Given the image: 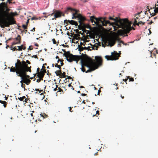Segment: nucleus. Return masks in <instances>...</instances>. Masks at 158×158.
<instances>
[{
  "instance_id": "nucleus-1",
  "label": "nucleus",
  "mask_w": 158,
  "mask_h": 158,
  "mask_svg": "<svg viewBox=\"0 0 158 158\" xmlns=\"http://www.w3.org/2000/svg\"><path fill=\"white\" fill-rule=\"evenodd\" d=\"M109 20H112L114 21V23H112L113 24L116 25L117 22L119 24L120 28H121L123 30H118V32L119 34L121 35L129 33L132 29L134 30H135L134 27H131V23L127 19H120L118 21L117 18L114 19L110 16L109 18Z\"/></svg>"
},
{
  "instance_id": "nucleus-2",
  "label": "nucleus",
  "mask_w": 158,
  "mask_h": 158,
  "mask_svg": "<svg viewBox=\"0 0 158 158\" xmlns=\"http://www.w3.org/2000/svg\"><path fill=\"white\" fill-rule=\"evenodd\" d=\"M95 58L96 60L90 58H89L85 60L81 59V65L82 66H85L89 68L96 65L101 66L102 64V58L100 56H95Z\"/></svg>"
},
{
  "instance_id": "nucleus-3",
  "label": "nucleus",
  "mask_w": 158,
  "mask_h": 158,
  "mask_svg": "<svg viewBox=\"0 0 158 158\" xmlns=\"http://www.w3.org/2000/svg\"><path fill=\"white\" fill-rule=\"evenodd\" d=\"M17 62L15 63V67H11L10 69V72H16L18 76H20L21 74L23 73L24 69L23 67L24 66L23 62H25V61H20V60L19 59H17Z\"/></svg>"
},
{
  "instance_id": "nucleus-4",
  "label": "nucleus",
  "mask_w": 158,
  "mask_h": 158,
  "mask_svg": "<svg viewBox=\"0 0 158 158\" xmlns=\"http://www.w3.org/2000/svg\"><path fill=\"white\" fill-rule=\"evenodd\" d=\"M17 15L18 14L16 12H10L6 18L5 19H3L6 24V26L8 27L10 25L16 24V21L14 17Z\"/></svg>"
},
{
  "instance_id": "nucleus-5",
  "label": "nucleus",
  "mask_w": 158,
  "mask_h": 158,
  "mask_svg": "<svg viewBox=\"0 0 158 158\" xmlns=\"http://www.w3.org/2000/svg\"><path fill=\"white\" fill-rule=\"evenodd\" d=\"M64 52L63 55L66 58L67 60L69 62H71L73 61V60L76 57V55H73L70 53L69 51L66 52L65 50L63 49Z\"/></svg>"
},
{
  "instance_id": "nucleus-6",
  "label": "nucleus",
  "mask_w": 158,
  "mask_h": 158,
  "mask_svg": "<svg viewBox=\"0 0 158 158\" xmlns=\"http://www.w3.org/2000/svg\"><path fill=\"white\" fill-rule=\"evenodd\" d=\"M111 55L110 56H106L105 58L107 60H113L118 59L119 55L118 53L114 51V52H111Z\"/></svg>"
},
{
  "instance_id": "nucleus-7",
  "label": "nucleus",
  "mask_w": 158,
  "mask_h": 158,
  "mask_svg": "<svg viewBox=\"0 0 158 158\" xmlns=\"http://www.w3.org/2000/svg\"><path fill=\"white\" fill-rule=\"evenodd\" d=\"M23 63L24 64L23 68L24 69V72H25L24 73V74L23 75H22V77L28 79V78H30V76L27 75V73L28 72H31V67H29L27 64H26L25 62H23Z\"/></svg>"
},
{
  "instance_id": "nucleus-8",
  "label": "nucleus",
  "mask_w": 158,
  "mask_h": 158,
  "mask_svg": "<svg viewBox=\"0 0 158 158\" xmlns=\"http://www.w3.org/2000/svg\"><path fill=\"white\" fill-rule=\"evenodd\" d=\"M69 10L71 11V12H75L74 13H73V17H72V19H76V18H77V15H79V14L78 13V10H77L75 9L72 8L70 7H68L67 8V9L65 11V13L68 14V12Z\"/></svg>"
},
{
  "instance_id": "nucleus-9",
  "label": "nucleus",
  "mask_w": 158,
  "mask_h": 158,
  "mask_svg": "<svg viewBox=\"0 0 158 158\" xmlns=\"http://www.w3.org/2000/svg\"><path fill=\"white\" fill-rule=\"evenodd\" d=\"M10 10L8 8L7 6L6 8L5 9V10H3V11L2 12V13L1 14L0 16V17L2 19H5V17H6L10 14L9 13V11Z\"/></svg>"
},
{
  "instance_id": "nucleus-10",
  "label": "nucleus",
  "mask_w": 158,
  "mask_h": 158,
  "mask_svg": "<svg viewBox=\"0 0 158 158\" xmlns=\"http://www.w3.org/2000/svg\"><path fill=\"white\" fill-rule=\"evenodd\" d=\"M90 20L92 23H94L96 24H98L100 23V18H97L95 16H91L90 17Z\"/></svg>"
},
{
  "instance_id": "nucleus-11",
  "label": "nucleus",
  "mask_w": 158,
  "mask_h": 158,
  "mask_svg": "<svg viewBox=\"0 0 158 158\" xmlns=\"http://www.w3.org/2000/svg\"><path fill=\"white\" fill-rule=\"evenodd\" d=\"M100 23H102V25L103 26L107 25V24H112L111 22L108 20H106V18H103L100 17Z\"/></svg>"
},
{
  "instance_id": "nucleus-12",
  "label": "nucleus",
  "mask_w": 158,
  "mask_h": 158,
  "mask_svg": "<svg viewBox=\"0 0 158 158\" xmlns=\"http://www.w3.org/2000/svg\"><path fill=\"white\" fill-rule=\"evenodd\" d=\"M7 6L6 3L5 2H2L0 4V16L1 14L2 13L3 10H5V9Z\"/></svg>"
},
{
  "instance_id": "nucleus-13",
  "label": "nucleus",
  "mask_w": 158,
  "mask_h": 158,
  "mask_svg": "<svg viewBox=\"0 0 158 158\" xmlns=\"http://www.w3.org/2000/svg\"><path fill=\"white\" fill-rule=\"evenodd\" d=\"M77 18L79 20L78 22L80 24L81 23H84V22L86 20V19L83 16L79 14V15H77Z\"/></svg>"
},
{
  "instance_id": "nucleus-14",
  "label": "nucleus",
  "mask_w": 158,
  "mask_h": 158,
  "mask_svg": "<svg viewBox=\"0 0 158 158\" xmlns=\"http://www.w3.org/2000/svg\"><path fill=\"white\" fill-rule=\"evenodd\" d=\"M68 22L69 23L72 25H75L76 26H78V23L77 22H76L73 20H64V23H65L66 24H68Z\"/></svg>"
},
{
  "instance_id": "nucleus-15",
  "label": "nucleus",
  "mask_w": 158,
  "mask_h": 158,
  "mask_svg": "<svg viewBox=\"0 0 158 158\" xmlns=\"http://www.w3.org/2000/svg\"><path fill=\"white\" fill-rule=\"evenodd\" d=\"M100 66H98V65L92 66V67L89 68L87 71H85L86 73H89L91 72L92 71L95 70L96 69H98Z\"/></svg>"
},
{
  "instance_id": "nucleus-16",
  "label": "nucleus",
  "mask_w": 158,
  "mask_h": 158,
  "mask_svg": "<svg viewBox=\"0 0 158 158\" xmlns=\"http://www.w3.org/2000/svg\"><path fill=\"white\" fill-rule=\"evenodd\" d=\"M55 12H54L55 13L54 16V18H52V19L54 20V19L60 17L61 16L62 13H61L60 12L57 11L56 10L55 11Z\"/></svg>"
},
{
  "instance_id": "nucleus-17",
  "label": "nucleus",
  "mask_w": 158,
  "mask_h": 158,
  "mask_svg": "<svg viewBox=\"0 0 158 158\" xmlns=\"http://www.w3.org/2000/svg\"><path fill=\"white\" fill-rule=\"evenodd\" d=\"M6 24L3 19L0 17V26L2 28H4L5 27H8L6 26Z\"/></svg>"
},
{
  "instance_id": "nucleus-18",
  "label": "nucleus",
  "mask_w": 158,
  "mask_h": 158,
  "mask_svg": "<svg viewBox=\"0 0 158 158\" xmlns=\"http://www.w3.org/2000/svg\"><path fill=\"white\" fill-rule=\"evenodd\" d=\"M18 99L21 101H24L26 103H27L28 101L29 100V99L28 98H26L25 96H23L22 97L18 98Z\"/></svg>"
},
{
  "instance_id": "nucleus-19",
  "label": "nucleus",
  "mask_w": 158,
  "mask_h": 158,
  "mask_svg": "<svg viewBox=\"0 0 158 158\" xmlns=\"http://www.w3.org/2000/svg\"><path fill=\"white\" fill-rule=\"evenodd\" d=\"M24 83L27 85H29L31 82V81L29 79L24 77Z\"/></svg>"
},
{
  "instance_id": "nucleus-20",
  "label": "nucleus",
  "mask_w": 158,
  "mask_h": 158,
  "mask_svg": "<svg viewBox=\"0 0 158 158\" xmlns=\"http://www.w3.org/2000/svg\"><path fill=\"white\" fill-rule=\"evenodd\" d=\"M44 72L43 71H41L37 73V77H44Z\"/></svg>"
},
{
  "instance_id": "nucleus-21",
  "label": "nucleus",
  "mask_w": 158,
  "mask_h": 158,
  "mask_svg": "<svg viewBox=\"0 0 158 158\" xmlns=\"http://www.w3.org/2000/svg\"><path fill=\"white\" fill-rule=\"evenodd\" d=\"M136 20H135V23L134 24V25L139 26V24L142 23L143 25H144L145 23H143L141 21H139V20H137V19Z\"/></svg>"
},
{
  "instance_id": "nucleus-22",
  "label": "nucleus",
  "mask_w": 158,
  "mask_h": 158,
  "mask_svg": "<svg viewBox=\"0 0 158 158\" xmlns=\"http://www.w3.org/2000/svg\"><path fill=\"white\" fill-rule=\"evenodd\" d=\"M115 44V41L114 40H110L109 42V45L111 47L114 46Z\"/></svg>"
},
{
  "instance_id": "nucleus-23",
  "label": "nucleus",
  "mask_w": 158,
  "mask_h": 158,
  "mask_svg": "<svg viewBox=\"0 0 158 158\" xmlns=\"http://www.w3.org/2000/svg\"><path fill=\"white\" fill-rule=\"evenodd\" d=\"M73 38L76 40H78L80 38V35L79 34H74L73 33Z\"/></svg>"
},
{
  "instance_id": "nucleus-24",
  "label": "nucleus",
  "mask_w": 158,
  "mask_h": 158,
  "mask_svg": "<svg viewBox=\"0 0 158 158\" xmlns=\"http://www.w3.org/2000/svg\"><path fill=\"white\" fill-rule=\"evenodd\" d=\"M15 40L17 41V42L18 43H19L20 44L21 43V36L20 35H18L17 37L15 38Z\"/></svg>"
},
{
  "instance_id": "nucleus-25",
  "label": "nucleus",
  "mask_w": 158,
  "mask_h": 158,
  "mask_svg": "<svg viewBox=\"0 0 158 158\" xmlns=\"http://www.w3.org/2000/svg\"><path fill=\"white\" fill-rule=\"evenodd\" d=\"M81 57L80 56H76L75 57L74 60H73L74 61H76V63L77 64L78 63V61L80 59Z\"/></svg>"
},
{
  "instance_id": "nucleus-26",
  "label": "nucleus",
  "mask_w": 158,
  "mask_h": 158,
  "mask_svg": "<svg viewBox=\"0 0 158 158\" xmlns=\"http://www.w3.org/2000/svg\"><path fill=\"white\" fill-rule=\"evenodd\" d=\"M24 71H23V73L21 74V76H18L19 77H21V79H22V80L20 81V82L22 84H23V83H24V77H22V75H23L24 74Z\"/></svg>"
},
{
  "instance_id": "nucleus-27",
  "label": "nucleus",
  "mask_w": 158,
  "mask_h": 158,
  "mask_svg": "<svg viewBox=\"0 0 158 158\" xmlns=\"http://www.w3.org/2000/svg\"><path fill=\"white\" fill-rule=\"evenodd\" d=\"M84 23H82L78 25V28L80 30H82V28L84 27Z\"/></svg>"
},
{
  "instance_id": "nucleus-28",
  "label": "nucleus",
  "mask_w": 158,
  "mask_h": 158,
  "mask_svg": "<svg viewBox=\"0 0 158 158\" xmlns=\"http://www.w3.org/2000/svg\"><path fill=\"white\" fill-rule=\"evenodd\" d=\"M141 12H142V11H141V12H139V13H138L135 16H136L137 15L138 16L136 17L134 19V24H135V20H136V19H137V20H139V15L141 13Z\"/></svg>"
},
{
  "instance_id": "nucleus-29",
  "label": "nucleus",
  "mask_w": 158,
  "mask_h": 158,
  "mask_svg": "<svg viewBox=\"0 0 158 158\" xmlns=\"http://www.w3.org/2000/svg\"><path fill=\"white\" fill-rule=\"evenodd\" d=\"M91 45L92 46V47H91V48H92V49H90V50H92V49H95L96 50H98V46H96V45H92V44H91Z\"/></svg>"
},
{
  "instance_id": "nucleus-30",
  "label": "nucleus",
  "mask_w": 158,
  "mask_h": 158,
  "mask_svg": "<svg viewBox=\"0 0 158 158\" xmlns=\"http://www.w3.org/2000/svg\"><path fill=\"white\" fill-rule=\"evenodd\" d=\"M61 73V69L59 70H57L55 72V73L57 76H59L60 75V73Z\"/></svg>"
},
{
  "instance_id": "nucleus-31",
  "label": "nucleus",
  "mask_w": 158,
  "mask_h": 158,
  "mask_svg": "<svg viewBox=\"0 0 158 158\" xmlns=\"http://www.w3.org/2000/svg\"><path fill=\"white\" fill-rule=\"evenodd\" d=\"M91 48V47H89V46L88 47V48H86V47H81L82 49H81V50H80V51L81 52V51H83L84 49H85V50L88 49L89 48Z\"/></svg>"
},
{
  "instance_id": "nucleus-32",
  "label": "nucleus",
  "mask_w": 158,
  "mask_h": 158,
  "mask_svg": "<svg viewBox=\"0 0 158 158\" xmlns=\"http://www.w3.org/2000/svg\"><path fill=\"white\" fill-rule=\"evenodd\" d=\"M23 45H22L20 46H18V48L17 49L19 51H21L22 50L23 48Z\"/></svg>"
},
{
  "instance_id": "nucleus-33",
  "label": "nucleus",
  "mask_w": 158,
  "mask_h": 158,
  "mask_svg": "<svg viewBox=\"0 0 158 158\" xmlns=\"http://www.w3.org/2000/svg\"><path fill=\"white\" fill-rule=\"evenodd\" d=\"M66 73L65 72H63V73L61 72L60 73V75L63 76V77H65L66 76L65 75Z\"/></svg>"
},
{
  "instance_id": "nucleus-34",
  "label": "nucleus",
  "mask_w": 158,
  "mask_h": 158,
  "mask_svg": "<svg viewBox=\"0 0 158 158\" xmlns=\"http://www.w3.org/2000/svg\"><path fill=\"white\" fill-rule=\"evenodd\" d=\"M155 9L154 10V12L156 14L158 13V7H156V6H155Z\"/></svg>"
},
{
  "instance_id": "nucleus-35",
  "label": "nucleus",
  "mask_w": 158,
  "mask_h": 158,
  "mask_svg": "<svg viewBox=\"0 0 158 158\" xmlns=\"http://www.w3.org/2000/svg\"><path fill=\"white\" fill-rule=\"evenodd\" d=\"M55 67L58 68L60 70L61 69V66L60 65H58L57 64H55Z\"/></svg>"
},
{
  "instance_id": "nucleus-36",
  "label": "nucleus",
  "mask_w": 158,
  "mask_h": 158,
  "mask_svg": "<svg viewBox=\"0 0 158 158\" xmlns=\"http://www.w3.org/2000/svg\"><path fill=\"white\" fill-rule=\"evenodd\" d=\"M149 13H150V15H151V16H154L156 15V13L154 12V13H151L150 12V11L149 10L148 11Z\"/></svg>"
},
{
  "instance_id": "nucleus-37",
  "label": "nucleus",
  "mask_w": 158,
  "mask_h": 158,
  "mask_svg": "<svg viewBox=\"0 0 158 158\" xmlns=\"http://www.w3.org/2000/svg\"><path fill=\"white\" fill-rule=\"evenodd\" d=\"M130 77L129 76H128L127 77L128 78H129V81H134V79L133 78H130Z\"/></svg>"
},
{
  "instance_id": "nucleus-38",
  "label": "nucleus",
  "mask_w": 158,
  "mask_h": 158,
  "mask_svg": "<svg viewBox=\"0 0 158 158\" xmlns=\"http://www.w3.org/2000/svg\"><path fill=\"white\" fill-rule=\"evenodd\" d=\"M84 27H83V28H90V26L89 25H86L84 23Z\"/></svg>"
},
{
  "instance_id": "nucleus-39",
  "label": "nucleus",
  "mask_w": 158,
  "mask_h": 158,
  "mask_svg": "<svg viewBox=\"0 0 158 158\" xmlns=\"http://www.w3.org/2000/svg\"><path fill=\"white\" fill-rule=\"evenodd\" d=\"M84 67V66H82V68H81V71H82L83 72H85V71H85V68Z\"/></svg>"
},
{
  "instance_id": "nucleus-40",
  "label": "nucleus",
  "mask_w": 158,
  "mask_h": 158,
  "mask_svg": "<svg viewBox=\"0 0 158 158\" xmlns=\"http://www.w3.org/2000/svg\"><path fill=\"white\" fill-rule=\"evenodd\" d=\"M22 27L24 28V29H26L27 28V25H22Z\"/></svg>"
},
{
  "instance_id": "nucleus-41",
  "label": "nucleus",
  "mask_w": 158,
  "mask_h": 158,
  "mask_svg": "<svg viewBox=\"0 0 158 158\" xmlns=\"http://www.w3.org/2000/svg\"><path fill=\"white\" fill-rule=\"evenodd\" d=\"M57 90H58V92H63L62 89H61L60 87L58 88Z\"/></svg>"
},
{
  "instance_id": "nucleus-42",
  "label": "nucleus",
  "mask_w": 158,
  "mask_h": 158,
  "mask_svg": "<svg viewBox=\"0 0 158 158\" xmlns=\"http://www.w3.org/2000/svg\"><path fill=\"white\" fill-rule=\"evenodd\" d=\"M82 30V31H83V32H86V31H88L86 30L85 28H83Z\"/></svg>"
},
{
  "instance_id": "nucleus-43",
  "label": "nucleus",
  "mask_w": 158,
  "mask_h": 158,
  "mask_svg": "<svg viewBox=\"0 0 158 158\" xmlns=\"http://www.w3.org/2000/svg\"><path fill=\"white\" fill-rule=\"evenodd\" d=\"M0 103L2 104H3L4 103H7V102H6L5 101H3L2 100H0Z\"/></svg>"
},
{
  "instance_id": "nucleus-44",
  "label": "nucleus",
  "mask_w": 158,
  "mask_h": 158,
  "mask_svg": "<svg viewBox=\"0 0 158 158\" xmlns=\"http://www.w3.org/2000/svg\"><path fill=\"white\" fill-rule=\"evenodd\" d=\"M52 40L54 44H56V41L54 39H53Z\"/></svg>"
},
{
  "instance_id": "nucleus-45",
  "label": "nucleus",
  "mask_w": 158,
  "mask_h": 158,
  "mask_svg": "<svg viewBox=\"0 0 158 158\" xmlns=\"http://www.w3.org/2000/svg\"><path fill=\"white\" fill-rule=\"evenodd\" d=\"M21 87L23 88L24 89V90H25V84H21Z\"/></svg>"
},
{
  "instance_id": "nucleus-46",
  "label": "nucleus",
  "mask_w": 158,
  "mask_h": 158,
  "mask_svg": "<svg viewBox=\"0 0 158 158\" xmlns=\"http://www.w3.org/2000/svg\"><path fill=\"white\" fill-rule=\"evenodd\" d=\"M19 44L17 42H15V41H14L12 43V45H15V44Z\"/></svg>"
},
{
  "instance_id": "nucleus-47",
  "label": "nucleus",
  "mask_w": 158,
  "mask_h": 158,
  "mask_svg": "<svg viewBox=\"0 0 158 158\" xmlns=\"http://www.w3.org/2000/svg\"><path fill=\"white\" fill-rule=\"evenodd\" d=\"M56 87L53 90L54 91H56L57 90V88L58 87V85H56Z\"/></svg>"
},
{
  "instance_id": "nucleus-48",
  "label": "nucleus",
  "mask_w": 158,
  "mask_h": 158,
  "mask_svg": "<svg viewBox=\"0 0 158 158\" xmlns=\"http://www.w3.org/2000/svg\"><path fill=\"white\" fill-rule=\"evenodd\" d=\"M31 20H37V18H36V17H32L31 18Z\"/></svg>"
},
{
  "instance_id": "nucleus-49",
  "label": "nucleus",
  "mask_w": 158,
  "mask_h": 158,
  "mask_svg": "<svg viewBox=\"0 0 158 158\" xmlns=\"http://www.w3.org/2000/svg\"><path fill=\"white\" fill-rule=\"evenodd\" d=\"M25 62H26V64L27 63L28 64H31V63L28 60H26V62L25 61Z\"/></svg>"
},
{
  "instance_id": "nucleus-50",
  "label": "nucleus",
  "mask_w": 158,
  "mask_h": 158,
  "mask_svg": "<svg viewBox=\"0 0 158 158\" xmlns=\"http://www.w3.org/2000/svg\"><path fill=\"white\" fill-rule=\"evenodd\" d=\"M44 77H37L38 78H39L40 80V81L41 80H43V78Z\"/></svg>"
},
{
  "instance_id": "nucleus-51",
  "label": "nucleus",
  "mask_w": 158,
  "mask_h": 158,
  "mask_svg": "<svg viewBox=\"0 0 158 158\" xmlns=\"http://www.w3.org/2000/svg\"><path fill=\"white\" fill-rule=\"evenodd\" d=\"M119 42L120 43H122V44H123L124 45L125 44V43L123 41L120 40L119 41Z\"/></svg>"
},
{
  "instance_id": "nucleus-52",
  "label": "nucleus",
  "mask_w": 158,
  "mask_h": 158,
  "mask_svg": "<svg viewBox=\"0 0 158 158\" xmlns=\"http://www.w3.org/2000/svg\"><path fill=\"white\" fill-rule=\"evenodd\" d=\"M40 71V68H37V73L39 72H39Z\"/></svg>"
},
{
  "instance_id": "nucleus-53",
  "label": "nucleus",
  "mask_w": 158,
  "mask_h": 158,
  "mask_svg": "<svg viewBox=\"0 0 158 158\" xmlns=\"http://www.w3.org/2000/svg\"><path fill=\"white\" fill-rule=\"evenodd\" d=\"M7 103H4L3 104V106L4 107H6V106Z\"/></svg>"
},
{
  "instance_id": "nucleus-54",
  "label": "nucleus",
  "mask_w": 158,
  "mask_h": 158,
  "mask_svg": "<svg viewBox=\"0 0 158 158\" xmlns=\"http://www.w3.org/2000/svg\"><path fill=\"white\" fill-rule=\"evenodd\" d=\"M32 57H34L35 58H38L37 56L36 55H33Z\"/></svg>"
},
{
  "instance_id": "nucleus-55",
  "label": "nucleus",
  "mask_w": 158,
  "mask_h": 158,
  "mask_svg": "<svg viewBox=\"0 0 158 158\" xmlns=\"http://www.w3.org/2000/svg\"><path fill=\"white\" fill-rule=\"evenodd\" d=\"M13 49L14 50V51H16L18 50L15 47H14L13 48Z\"/></svg>"
},
{
  "instance_id": "nucleus-56",
  "label": "nucleus",
  "mask_w": 158,
  "mask_h": 158,
  "mask_svg": "<svg viewBox=\"0 0 158 158\" xmlns=\"http://www.w3.org/2000/svg\"><path fill=\"white\" fill-rule=\"evenodd\" d=\"M30 19H27V22H26V25H27V24L28 23H29V20Z\"/></svg>"
},
{
  "instance_id": "nucleus-57",
  "label": "nucleus",
  "mask_w": 158,
  "mask_h": 158,
  "mask_svg": "<svg viewBox=\"0 0 158 158\" xmlns=\"http://www.w3.org/2000/svg\"><path fill=\"white\" fill-rule=\"evenodd\" d=\"M74 31H76V33H78L79 32V30L78 29H76L74 30Z\"/></svg>"
},
{
  "instance_id": "nucleus-58",
  "label": "nucleus",
  "mask_w": 158,
  "mask_h": 158,
  "mask_svg": "<svg viewBox=\"0 0 158 158\" xmlns=\"http://www.w3.org/2000/svg\"><path fill=\"white\" fill-rule=\"evenodd\" d=\"M60 64H61L60 66H62L64 64L63 63V62H62V61H61V62H60Z\"/></svg>"
},
{
  "instance_id": "nucleus-59",
  "label": "nucleus",
  "mask_w": 158,
  "mask_h": 158,
  "mask_svg": "<svg viewBox=\"0 0 158 158\" xmlns=\"http://www.w3.org/2000/svg\"><path fill=\"white\" fill-rule=\"evenodd\" d=\"M35 27H34L33 29L31 30V31H35Z\"/></svg>"
},
{
  "instance_id": "nucleus-60",
  "label": "nucleus",
  "mask_w": 158,
  "mask_h": 158,
  "mask_svg": "<svg viewBox=\"0 0 158 158\" xmlns=\"http://www.w3.org/2000/svg\"><path fill=\"white\" fill-rule=\"evenodd\" d=\"M81 95L82 96H85L87 95V94H82Z\"/></svg>"
},
{
  "instance_id": "nucleus-61",
  "label": "nucleus",
  "mask_w": 158,
  "mask_h": 158,
  "mask_svg": "<svg viewBox=\"0 0 158 158\" xmlns=\"http://www.w3.org/2000/svg\"><path fill=\"white\" fill-rule=\"evenodd\" d=\"M67 78L68 79H72L71 77L70 76H68V77L66 78V79Z\"/></svg>"
},
{
  "instance_id": "nucleus-62",
  "label": "nucleus",
  "mask_w": 158,
  "mask_h": 158,
  "mask_svg": "<svg viewBox=\"0 0 158 158\" xmlns=\"http://www.w3.org/2000/svg\"><path fill=\"white\" fill-rule=\"evenodd\" d=\"M69 111L71 112H72L73 111H71V109H72V108L71 107H69Z\"/></svg>"
},
{
  "instance_id": "nucleus-63",
  "label": "nucleus",
  "mask_w": 158,
  "mask_h": 158,
  "mask_svg": "<svg viewBox=\"0 0 158 158\" xmlns=\"http://www.w3.org/2000/svg\"><path fill=\"white\" fill-rule=\"evenodd\" d=\"M40 81V79H37L36 80V82H39Z\"/></svg>"
},
{
  "instance_id": "nucleus-64",
  "label": "nucleus",
  "mask_w": 158,
  "mask_h": 158,
  "mask_svg": "<svg viewBox=\"0 0 158 158\" xmlns=\"http://www.w3.org/2000/svg\"><path fill=\"white\" fill-rule=\"evenodd\" d=\"M118 47H121V44H118Z\"/></svg>"
}]
</instances>
